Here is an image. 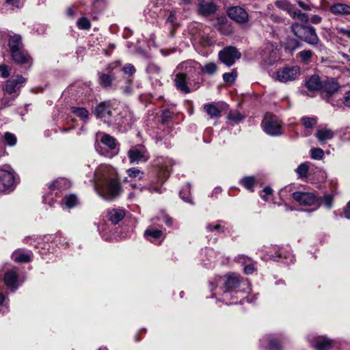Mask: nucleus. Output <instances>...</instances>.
Masks as SVG:
<instances>
[{
  "mask_svg": "<svg viewBox=\"0 0 350 350\" xmlns=\"http://www.w3.org/2000/svg\"><path fill=\"white\" fill-rule=\"evenodd\" d=\"M204 109L211 118H218L221 116L220 110L213 104L205 105Z\"/></svg>",
  "mask_w": 350,
  "mask_h": 350,
  "instance_id": "nucleus-32",
  "label": "nucleus"
},
{
  "mask_svg": "<svg viewBox=\"0 0 350 350\" xmlns=\"http://www.w3.org/2000/svg\"><path fill=\"white\" fill-rule=\"evenodd\" d=\"M321 21L322 18L319 15H312L310 18V22L313 24H319Z\"/></svg>",
  "mask_w": 350,
  "mask_h": 350,
  "instance_id": "nucleus-59",
  "label": "nucleus"
},
{
  "mask_svg": "<svg viewBox=\"0 0 350 350\" xmlns=\"http://www.w3.org/2000/svg\"><path fill=\"white\" fill-rule=\"evenodd\" d=\"M338 33L347 36L350 39V29H345L343 27L337 28Z\"/></svg>",
  "mask_w": 350,
  "mask_h": 350,
  "instance_id": "nucleus-56",
  "label": "nucleus"
},
{
  "mask_svg": "<svg viewBox=\"0 0 350 350\" xmlns=\"http://www.w3.org/2000/svg\"><path fill=\"white\" fill-rule=\"evenodd\" d=\"M262 125L265 132L271 136L281 135V121L275 116L267 113L262 120Z\"/></svg>",
  "mask_w": 350,
  "mask_h": 350,
  "instance_id": "nucleus-5",
  "label": "nucleus"
},
{
  "mask_svg": "<svg viewBox=\"0 0 350 350\" xmlns=\"http://www.w3.org/2000/svg\"><path fill=\"white\" fill-rule=\"evenodd\" d=\"M144 236L149 241L156 243L163 237V232L159 230L147 229L144 232Z\"/></svg>",
  "mask_w": 350,
  "mask_h": 350,
  "instance_id": "nucleus-28",
  "label": "nucleus"
},
{
  "mask_svg": "<svg viewBox=\"0 0 350 350\" xmlns=\"http://www.w3.org/2000/svg\"><path fill=\"white\" fill-rule=\"evenodd\" d=\"M345 216L347 219H350V201L347 203L344 211Z\"/></svg>",
  "mask_w": 350,
  "mask_h": 350,
  "instance_id": "nucleus-64",
  "label": "nucleus"
},
{
  "mask_svg": "<svg viewBox=\"0 0 350 350\" xmlns=\"http://www.w3.org/2000/svg\"><path fill=\"white\" fill-rule=\"evenodd\" d=\"M100 142L108 149L106 152H104L102 150H100L98 147L96 146V150L100 154L109 158L113 157L118 154L119 148L118 147L117 141L113 137L108 134H104L100 138Z\"/></svg>",
  "mask_w": 350,
  "mask_h": 350,
  "instance_id": "nucleus-8",
  "label": "nucleus"
},
{
  "mask_svg": "<svg viewBox=\"0 0 350 350\" xmlns=\"http://www.w3.org/2000/svg\"><path fill=\"white\" fill-rule=\"evenodd\" d=\"M267 50L270 53L269 57H267V52L265 51L263 55V58L265 61H266L268 64H273L276 59L278 58V51L276 49H273V45H268L267 46Z\"/></svg>",
  "mask_w": 350,
  "mask_h": 350,
  "instance_id": "nucleus-30",
  "label": "nucleus"
},
{
  "mask_svg": "<svg viewBox=\"0 0 350 350\" xmlns=\"http://www.w3.org/2000/svg\"><path fill=\"white\" fill-rule=\"evenodd\" d=\"M176 72L177 73L176 74L174 79L176 89L184 94L189 93L191 92V89L189 87L187 82V80L189 79L183 75V73Z\"/></svg>",
  "mask_w": 350,
  "mask_h": 350,
  "instance_id": "nucleus-19",
  "label": "nucleus"
},
{
  "mask_svg": "<svg viewBox=\"0 0 350 350\" xmlns=\"http://www.w3.org/2000/svg\"><path fill=\"white\" fill-rule=\"evenodd\" d=\"M77 25L79 29L86 30L90 28L91 23L86 17H81L77 21Z\"/></svg>",
  "mask_w": 350,
  "mask_h": 350,
  "instance_id": "nucleus-41",
  "label": "nucleus"
},
{
  "mask_svg": "<svg viewBox=\"0 0 350 350\" xmlns=\"http://www.w3.org/2000/svg\"><path fill=\"white\" fill-rule=\"evenodd\" d=\"M71 111L83 121H86L89 118V112L84 107H72Z\"/></svg>",
  "mask_w": 350,
  "mask_h": 350,
  "instance_id": "nucleus-33",
  "label": "nucleus"
},
{
  "mask_svg": "<svg viewBox=\"0 0 350 350\" xmlns=\"http://www.w3.org/2000/svg\"><path fill=\"white\" fill-rule=\"evenodd\" d=\"M9 46L10 51L23 49L21 36L18 34L10 35Z\"/></svg>",
  "mask_w": 350,
  "mask_h": 350,
  "instance_id": "nucleus-29",
  "label": "nucleus"
},
{
  "mask_svg": "<svg viewBox=\"0 0 350 350\" xmlns=\"http://www.w3.org/2000/svg\"><path fill=\"white\" fill-rule=\"evenodd\" d=\"M4 139L7 144L9 146H14L16 143V136L10 133H5L4 135Z\"/></svg>",
  "mask_w": 350,
  "mask_h": 350,
  "instance_id": "nucleus-49",
  "label": "nucleus"
},
{
  "mask_svg": "<svg viewBox=\"0 0 350 350\" xmlns=\"http://www.w3.org/2000/svg\"><path fill=\"white\" fill-rule=\"evenodd\" d=\"M0 72L1 76L3 78H7L10 75V71L8 66L5 65H0Z\"/></svg>",
  "mask_w": 350,
  "mask_h": 350,
  "instance_id": "nucleus-55",
  "label": "nucleus"
},
{
  "mask_svg": "<svg viewBox=\"0 0 350 350\" xmlns=\"http://www.w3.org/2000/svg\"><path fill=\"white\" fill-rule=\"evenodd\" d=\"M6 2L16 8H19L21 5V0H6Z\"/></svg>",
  "mask_w": 350,
  "mask_h": 350,
  "instance_id": "nucleus-60",
  "label": "nucleus"
},
{
  "mask_svg": "<svg viewBox=\"0 0 350 350\" xmlns=\"http://www.w3.org/2000/svg\"><path fill=\"white\" fill-rule=\"evenodd\" d=\"M331 347L332 341L327 338H320L316 343V348L318 350H329Z\"/></svg>",
  "mask_w": 350,
  "mask_h": 350,
  "instance_id": "nucleus-36",
  "label": "nucleus"
},
{
  "mask_svg": "<svg viewBox=\"0 0 350 350\" xmlns=\"http://www.w3.org/2000/svg\"><path fill=\"white\" fill-rule=\"evenodd\" d=\"M215 288H211L213 297H221L226 304H235L233 297L239 298V294H246L250 291V284L247 280L241 282L239 276L234 273L219 276L215 280Z\"/></svg>",
  "mask_w": 350,
  "mask_h": 350,
  "instance_id": "nucleus-1",
  "label": "nucleus"
},
{
  "mask_svg": "<svg viewBox=\"0 0 350 350\" xmlns=\"http://www.w3.org/2000/svg\"><path fill=\"white\" fill-rule=\"evenodd\" d=\"M127 155L131 164L145 163L150 158L146 148L142 145L132 146L128 151Z\"/></svg>",
  "mask_w": 350,
  "mask_h": 350,
  "instance_id": "nucleus-6",
  "label": "nucleus"
},
{
  "mask_svg": "<svg viewBox=\"0 0 350 350\" xmlns=\"http://www.w3.org/2000/svg\"><path fill=\"white\" fill-rule=\"evenodd\" d=\"M311 152V157L314 159H321L324 156V152L322 149L316 148H312L310 150Z\"/></svg>",
  "mask_w": 350,
  "mask_h": 350,
  "instance_id": "nucleus-47",
  "label": "nucleus"
},
{
  "mask_svg": "<svg viewBox=\"0 0 350 350\" xmlns=\"http://www.w3.org/2000/svg\"><path fill=\"white\" fill-rule=\"evenodd\" d=\"M26 79L22 77L21 75H17L14 77H12L5 82V84L3 87V90L4 94H16L14 96L12 99H8L7 98H3L1 100L2 105L5 107L10 106L11 105L12 101L14 98L17 97L19 94V91L22 85L25 83Z\"/></svg>",
  "mask_w": 350,
  "mask_h": 350,
  "instance_id": "nucleus-4",
  "label": "nucleus"
},
{
  "mask_svg": "<svg viewBox=\"0 0 350 350\" xmlns=\"http://www.w3.org/2000/svg\"><path fill=\"white\" fill-rule=\"evenodd\" d=\"M322 81L318 75H312L306 81V86L310 91H316L321 88Z\"/></svg>",
  "mask_w": 350,
  "mask_h": 350,
  "instance_id": "nucleus-27",
  "label": "nucleus"
},
{
  "mask_svg": "<svg viewBox=\"0 0 350 350\" xmlns=\"http://www.w3.org/2000/svg\"><path fill=\"white\" fill-rule=\"evenodd\" d=\"M309 170V166L307 163H301L297 168L295 170V172L300 178H304L307 176L308 172Z\"/></svg>",
  "mask_w": 350,
  "mask_h": 350,
  "instance_id": "nucleus-39",
  "label": "nucleus"
},
{
  "mask_svg": "<svg viewBox=\"0 0 350 350\" xmlns=\"http://www.w3.org/2000/svg\"><path fill=\"white\" fill-rule=\"evenodd\" d=\"M5 284L9 288L16 290L18 288V273L16 270L12 269L7 271L4 276Z\"/></svg>",
  "mask_w": 350,
  "mask_h": 350,
  "instance_id": "nucleus-23",
  "label": "nucleus"
},
{
  "mask_svg": "<svg viewBox=\"0 0 350 350\" xmlns=\"http://www.w3.org/2000/svg\"><path fill=\"white\" fill-rule=\"evenodd\" d=\"M227 14L232 20L239 24H245L249 21V15L247 11L239 6L229 8Z\"/></svg>",
  "mask_w": 350,
  "mask_h": 350,
  "instance_id": "nucleus-15",
  "label": "nucleus"
},
{
  "mask_svg": "<svg viewBox=\"0 0 350 350\" xmlns=\"http://www.w3.org/2000/svg\"><path fill=\"white\" fill-rule=\"evenodd\" d=\"M237 73L236 70H232L230 72H226L223 75V79L226 83L232 84L236 79Z\"/></svg>",
  "mask_w": 350,
  "mask_h": 350,
  "instance_id": "nucleus-43",
  "label": "nucleus"
},
{
  "mask_svg": "<svg viewBox=\"0 0 350 350\" xmlns=\"http://www.w3.org/2000/svg\"><path fill=\"white\" fill-rule=\"evenodd\" d=\"M315 136L318 139L321 144H325L327 140H329L334 137V132L327 128L318 129Z\"/></svg>",
  "mask_w": 350,
  "mask_h": 350,
  "instance_id": "nucleus-25",
  "label": "nucleus"
},
{
  "mask_svg": "<svg viewBox=\"0 0 350 350\" xmlns=\"http://www.w3.org/2000/svg\"><path fill=\"white\" fill-rule=\"evenodd\" d=\"M217 9V5L213 1H202L199 3L198 6V14L204 17L213 16Z\"/></svg>",
  "mask_w": 350,
  "mask_h": 350,
  "instance_id": "nucleus-18",
  "label": "nucleus"
},
{
  "mask_svg": "<svg viewBox=\"0 0 350 350\" xmlns=\"http://www.w3.org/2000/svg\"><path fill=\"white\" fill-rule=\"evenodd\" d=\"M67 208H70L74 207L77 203V198L75 195H69L66 196L63 200Z\"/></svg>",
  "mask_w": 350,
  "mask_h": 350,
  "instance_id": "nucleus-40",
  "label": "nucleus"
},
{
  "mask_svg": "<svg viewBox=\"0 0 350 350\" xmlns=\"http://www.w3.org/2000/svg\"><path fill=\"white\" fill-rule=\"evenodd\" d=\"M300 75V69L299 66H286L279 69L276 72L277 79L282 83L296 79Z\"/></svg>",
  "mask_w": 350,
  "mask_h": 350,
  "instance_id": "nucleus-10",
  "label": "nucleus"
},
{
  "mask_svg": "<svg viewBox=\"0 0 350 350\" xmlns=\"http://www.w3.org/2000/svg\"><path fill=\"white\" fill-rule=\"evenodd\" d=\"M120 66V62H115L108 65L107 70L109 73L99 74V83L104 88H110L112 85V81L114 79V75L112 70Z\"/></svg>",
  "mask_w": 350,
  "mask_h": 350,
  "instance_id": "nucleus-16",
  "label": "nucleus"
},
{
  "mask_svg": "<svg viewBox=\"0 0 350 350\" xmlns=\"http://www.w3.org/2000/svg\"><path fill=\"white\" fill-rule=\"evenodd\" d=\"M206 229L209 232L212 231H217V232H223L222 230V226L220 224H208L206 226Z\"/></svg>",
  "mask_w": 350,
  "mask_h": 350,
  "instance_id": "nucleus-54",
  "label": "nucleus"
},
{
  "mask_svg": "<svg viewBox=\"0 0 350 350\" xmlns=\"http://www.w3.org/2000/svg\"><path fill=\"white\" fill-rule=\"evenodd\" d=\"M241 57L240 52L234 46H227L219 53V60L228 66L233 65Z\"/></svg>",
  "mask_w": 350,
  "mask_h": 350,
  "instance_id": "nucleus-9",
  "label": "nucleus"
},
{
  "mask_svg": "<svg viewBox=\"0 0 350 350\" xmlns=\"http://www.w3.org/2000/svg\"><path fill=\"white\" fill-rule=\"evenodd\" d=\"M176 12L172 11L167 19V21L173 24L176 21Z\"/></svg>",
  "mask_w": 350,
  "mask_h": 350,
  "instance_id": "nucleus-61",
  "label": "nucleus"
},
{
  "mask_svg": "<svg viewBox=\"0 0 350 350\" xmlns=\"http://www.w3.org/2000/svg\"><path fill=\"white\" fill-rule=\"evenodd\" d=\"M112 109H113V103L111 100L103 101L95 107L94 113L98 118L109 123L111 122Z\"/></svg>",
  "mask_w": 350,
  "mask_h": 350,
  "instance_id": "nucleus-11",
  "label": "nucleus"
},
{
  "mask_svg": "<svg viewBox=\"0 0 350 350\" xmlns=\"http://www.w3.org/2000/svg\"><path fill=\"white\" fill-rule=\"evenodd\" d=\"M268 350H282L280 343L275 340H271L269 342Z\"/></svg>",
  "mask_w": 350,
  "mask_h": 350,
  "instance_id": "nucleus-52",
  "label": "nucleus"
},
{
  "mask_svg": "<svg viewBox=\"0 0 350 350\" xmlns=\"http://www.w3.org/2000/svg\"><path fill=\"white\" fill-rule=\"evenodd\" d=\"M146 70L149 74H150L152 75H154L159 74L161 69L157 65L154 64H150L148 66Z\"/></svg>",
  "mask_w": 350,
  "mask_h": 350,
  "instance_id": "nucleus-50",
  "label": "nucleus"
},
{
  "mask_svg": "<svg viewBox=\"0 0 350 350\" xmlns=\"http://www.w3.org/2000/svg\"><path fill=\"white\" fill-rule=\"evenodd\" d=\"M293 198L299 204L302 206L317 205L319 207L321 204L319 198L312 193L297 191L293 193Z\"/></svg>",
  "mask_w": 350,
  "mask_h": 350,
  "instance_id": "nucleus-13",
  "label": "nucleus"
},
{
  "mask_svg": "<svg viewBox=\"0 0 350 350\" xmlns=\"http://www.w3.org/2000/svg\"><path fill=\"white\" fill-rule=\"evenodd\" d=\"M343 104L347 107H350V91L345 93L343 97Z\"/></svg>",
  "mask_w": 350,
  "mask_h": 350,
  "instance_id": "nucleus-57",
  "label": "nucleus"
},
{
  "mask_svg": "<svg viewBox=\"0 0 350 350\" xmlns=\"http://www.w3.org/2000/svg\"><path fill=\"white\" fill-rule=\"evenodd\" d=\"M122 70L125 73L130 75H132L135 72V68L133 66V65L131 64H126L124 65V66L122 68Z\"/></svg>",
  "mask_w": 350,
  "mask_h": 350,
  "instance_id": "nucleus-53",
  "label": "nucleus"
},
{
  "mask_svg": "<svg viewBox=\"0 0 350 350\" xmlns=\"http://www.w3.org/2000/svg\"><path fill=\"white\" fill-rule=\"evenodd\" d=\"M240 183L247 190L253 191L256 184L254 176H245L240 180Z\"/></svg>",
  "mask_w": 350,
  "mask_h": 350,
  "instance_id": "nucleus-34",
  "label": "nucleus"
},
{
  "mask_svg": "<svg viewBox=\"0 0 350 350\" xmlns=\"http://www.w3.org/2000/svg\"><path fill=\"white\" fill-rule=\"evenodd\" d=\"M228 118L234 123H238L243 120V117L239 112L233 111L229 113Z\"/></svg>",
  "mask_w": 350,
  "mask_h": 350,
  "instance_id": "nucleus-48",
  "label": "nucleus"
},
{
  "mask_svg": "<svg viewBox=\"0 0 350 350\" xmlns=\"http://www.w3.org/2000/svg\"><path fill=\"white\" fill-rule=\"evenodd\" d=\"M15 183L14 173L0 169V192H4L12 187Z\"/></svg>",
  "mask_w": 350,
  "mask_h": 350,
  "instance_id": "nucleus-17",
  "label": "nucleus"
},
{
  "mask_svg": "<svg viewBox=\"0 0 350 350\" xmlns=\"http://www.w3.org/2000/svg\"><path fill=\"white\" fill-rule=\"evenodd\" d=\"M11 56L14 62L18 64H29L31 57L23 49L10 51Z\"/></svg>",
  "mask_w": 350,
  "mask_h": 350,
  "instance_id": "nucleus-20",
  "label": "nucleus"
},
{
  "mask_svg": "<svg viewBox=\"0 0 350 350\" xmlns=\"http://www.w3.org/2000/svg\"><path fill=\"white\" fill-rule=\"evenodd\" d=\"M298 55L303 62L307 63L312 57V52L310 50H304L300 51Z\"/></svg>",
  "mask_w": 350,
  "mask_h": 350,
  "instance_id": "nucleus-46",
  "label": "nucleus"
},
{
  "mask_svg": "<svg viewBox=\"0 0 350 350\" xmlns=\"http://www.w3.org/2000/svg\"><path fill=\"white\" fill-rule=\"evenodd\" d=\"M201 68V64L193 60H187L180 63L176 69V72L183 73L189 79L193 77Z\"/></svg>",
  "mask_w": 350,
  "mask_h": 350,
  "instance_id": "nucleus-14",
  "label": "nucleus"
},
{
  "mask_svg": "<svg viewBox=\"0 0 350 350\" xmlns=\"http://www.w3.org/2000/svg\"><path fill=\"white\" fill-rule=\"evenodd\" d=\"M217 66L214 62H208L204 66H201V68L200 69L202 70V71L207 74L208 75H212L215 74L217 70Z\"/></svg>",
  "mask_w": 350,
  "mask_h": 350,
  "instance_id": "nucleus-37",
  "label": "nucleus"
},
{
  "mask_svg": "<svg viewBox=\"0 0 350 350\" xmlns=\"http://www.w3.org/2000/svg\"><path fill=\"white\" fill-rule=\"evenodd\" d=\"M126 172L130 177L142 179L144 176V172L135 167L127 170Z\"/></svg>",
  "mask_w": 350,
  "mask_h": 350,
  "instance_id": "nucleus-45",
  "label": "nucleus"
},
{
  "mask_svg": "<svg viewBox=\"0 0 350 350\" xmlns=\"http://www.w3.org/2000/svg\"><path fill=\"white\" fill-rule=\"evenodd\" d=\"M125 216V211L121 208H113L107 212V217L112 224H116Z\"/></svg>",
  "mask_w": 350,
  "mask_h": 350,
  "instance_id": "nucleus-24",
  "label": "nucleus"
},
{
  "mask_svg": "<svg viewBox=\"0 0 350 350\" xmlns=\"http://www.w3.org/2000/svg\"><path fill=\"white\" fill-rule=\"evenodd\" d=\"M76 12H77V8L76 7H70L68 8L67 10V14L69 16H74L76 14Z\"/></svg>",
  "mask_w": 350,
  "mask_h": 350,
  "instance_id": "nucleus-63",
  "label": "nucleus"
},
{
  "mask_svg": "<svg viewBox=\"0 0 350 350\" xmlns=\"http://www.w3.org/2000/svg\"><path fill=\"white\" fill-rule=\"evenodd\" d=\"M94 188L97 193L106 200H111L120 193V183L115 168L100 165L94 172Z\"/></svg>",
  "mask_w": 350,
  "mask_h": 350,
  "instance_id": "nucleus-2",
  "label": "nucleus"
},
{
  "mask_svg": "<svg viewBox=\"0 0 350 350\" xmlns=\"http://www.w3.org/2000/svg\"><path fill=\"white\" fill-rule=\"evenodd\" d=\"M13 258L14 261L16 262H29L31 260V255L29 254H25L21 253L18 255L16 254H14L13 255Z\"/></svg>",
  "mask_w": 350,
  "mask_h": 350,
  "instance_id": "nucleus-42",
  "label": "nucleus"
},
{
  "mask_svg": "<svg viewBox=\"0 0 350 350\" xmlns=\"http://www.w3.org/2000/svg\"><path fill=\"white\" fill-rule=\"evenodd\" d=\"M275 5L278 8L286 12L289 15L294 8V5L288 0H278L275 2Z\"/></svg>",
  "mask_w": 350,
  "mask_h": 350,
  "instance_id": "nucleus-31",
  "label": "nucleus"
},
{
  "mask_svg": "<svg viewBox=\"0 0 350 350\" xmlns=\"http://www.w3.org/2000/svg\"><path fill=\"white\" fill-rule=\"evenodd\" d=\"M291 30L295 36L310 45H318L320 42L316 30L312 26L295 23L291 25Z\"/></svg>",
  "mask_w": 350,
  "mask_h": 350,
  "instance_id": "nucleus-3",
  "label": "nucleus"
},
{
  "mask_svg": "<svg viewBox=\"0 0 350 350\" xmlns=\"http://www.w3.org/2000/svg\"><path fill=\"white\" fill-rule=\"evenodd\" d=\"M339 86L334 80H327L322 83L321 85V96H329L336 92Z\"/></svg>",
  "mask_w": 350,
  "mask_h": 350,
  "instance_id": "nucleus-22",
  "label": "nucleus"
},
{
  "mask_svg": "<svg viewBox=\"0 0 350 350\" xmlns=\"http://www.w3.org/2000/svg\"><path fill=\"white\" fill-rule=\"evenodd\" d=\"M70 184L68 181L64 178H59L51 183L50 188L51 190L57 189H64L69 187Z\"/></svg>",
  "mask_w": 350,
  "mask_h": 350,
  "instance_id": "nucleus-35",
  "label": "nucleus"
},
{
  "mask_svg": "<svg viewBox=\"0 0 350 350\" xmlns=\"http://www.w3.org/2000/svg\"><path fill=\"white\" fill-rule=\"evenodd\" d=\"M329 11L336 16L350 15V5L343 3H336L329 7Z\"/></svg>",
  "mask_w": 350,
  "mask_h": 350,
  "instance_id": "nucleus-21",
  "label": "nucleus"
},
{
  "mask_svg": "<svg viewBox=\"0 0 350 350\" xmlns=\"http://www.w3.org/2000/svg\"><path fill=\"white\" fill-rule=\"evenodd\" d=\"M255 271V267L253 264L246 265L244 268V272L245 274H252Z\"/></svg>",
  "mask_w": 350,
  "mask_h": 350,
  "instance_id": "nucleus-58",
  "label": "nucleus"
},
{
  "mask_svg": "<svg viewBox=\"0 0 350 350\" xmlns=\"http://www.w3.org/2000/svg\"><path fill=\"white\" fill-rule=\"evenodd\" d=\"M301 122L305 128L304 136L307 137L310 135L312 134V129L313 126L317 122V118L304 116L301 118Z\"/></svg>",
  "mask_w": 350,
  "mask_h": 350,
  "instance_id": "nucleus-26",
  "label": "nucleus"
},
{
  "mask_svg": "<svg viewBox=\"0 0 350 350\" xmlns=\"http://www.w3.org/2000/svg\"><path fill=\"white\" fill-rule=\"evenodd\" d=\"M135 121L132 112L126 109L121 111L114 119V124L122 131H127L131 128Z\"/></svg>",
  "mask_w": 350,
  "mask_h": 350,
  "instance_id": "nucleus-12",
  "label": "nucleus"
},
{
  "mask_svg": "<svg viewBox=\"0 0 350 350\" xmlns=\"http://www.w3.org/2000/svg\"><path fill=\"white\" fill-rule=\"evenodd\" d=\"M297 4L303 10H307V11H310L311 10V7L310 5L305 3L304 2L301 1H299L297 2Z\"/></svg>",
  "mask_w": 350,
  "mask_h": 350,
  "instance_id": "nucleus-62",
  "label": "nucleus"
},
{
  "mask_svg": "<svg viewBox=\"0 0 350 350\" xmlns=\"http://www.w3.org/2000/svg\"><path fill=\"white\" fill-rule=\"evenodd\" d=\"M290 16L294 19L297 18L301 22L306 23L308 21V16L299 10H295L293 8L291 14H290Z\"/></svg>",
  "mask_w": 350,
  "mask_h": 350,
  "instance_id": "nucleus-38",
  "label": "nucleus"
},
{
  "mask_svg": "<svg viewBox=\"0 0 350 350\" xmlns=\"http://www.w3.org/2000/svg\"><path fill=\"white\" fill-rule=\"evenodd\" d=\"M174 164V161L170 158H159L157 161L158 166L157 183L162 185L169 177L171 168Z\"/></svg>",
  "mask_w": 350,
  "mask_h": 350,
  "instance_id": "nucleus-7",
  "label": "nucleus"
},
{
  "mask_svg": "<svg viewBox=\"0 0 350 350\" xmlns=\"http://www.w3.org/2000/svg\"><path fill=\"white\" fill-rule=\"evenodd\" d=\"M323 204L327 208H331L333 202V197L331 195H325L324 196L322 200Z\"/></svg>",
  "mask_w": 350,
  "mask_h": 350,
  "instance_id": "nucleus-51",
  "label": "nucleus"
},
{
  "mask_svg": "<svg viewBox=\"0 0 350 350\" xmlns=\"http://www.w3.org/2000/svg\"><path fill=\"white\" fill-rule=\"evenodd\" d=\"M261 198L265 201H269L271 199L273 196V190L269 187H266L264 188V189L261 191L260 194Z\"/></svg>",
  "mask_w": 350,
  "mask_h": 350,
  "instance_id": "nucleus-44",
  "label": "nucleus"
}]
</instances>
